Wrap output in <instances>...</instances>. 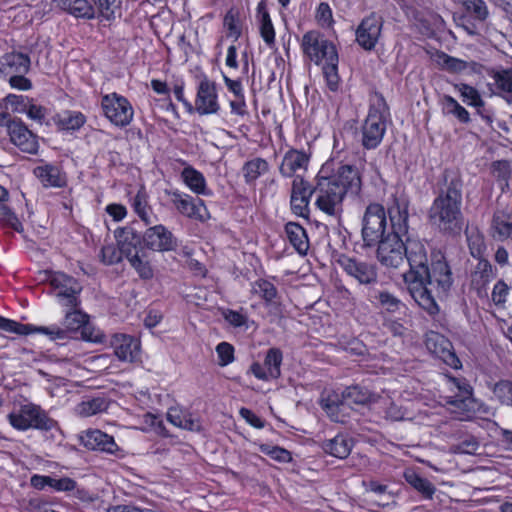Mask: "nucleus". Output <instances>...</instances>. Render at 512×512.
<instances>
[{
    "label": "nucleus",
    "mask_w": 512,
    "mask_h": 512,
    "mask_svg": "<svg viewBox=\"0 0 512 512\" xmlns=\"http://www.w3.org/2000/svg\"><path fill=\"white\" fill-rule=\"evenodd\" d=\"M429 245L419 239H406L405 254L410 269L403 274L404 282L411 297L430 315L438 313L435 301L445 295L452 286V272L440 250H431Z\"/></svg>",
    "instance_id": "f257e3e1"
},
{
    "label": "nucleus",
    "mask_w": 512,
    "mask_h": 512,
    "mask_svg": "<svg viewBox=\"0 0 512 512\" xmlns=\"http://www.w3.org/2000/svg\"><path fill=\"white\" fill-rule=\"evenodd\" d=\"M408 207V197L398 192L392 195L387 205L392 232L377 243V259L387 268L397 269L404 264L405 243L402 236L408 231Z\"/></svg>",
    "instance_id": "f03ea898"
},
{
    "label": "nucleus",
    "mask_w": 512,
    "mask_h": 512,
    "mask_svg": "<svg viewBox=\"0 0 512 512\" xmlns=\"http://www.w3.org/2000/svg\"><path fill=\"white\" fill-rule=\"evenodd\" d=\"M446 182L429 209V220L440 231L452 233L461 229L462 181L446 177Z\"/></svg>",
    "instance_id": "7ed1b4c3"
},
{
    "label": "nucleus",
    "mask_w": 512,
    "mask_h": 512,
    "mask_svg": "<svg viewBox=\"0 0 512 512\" xmlns=\"http://www.w3.org/2000/svg\"><path fill=\"white\" fill-rule=\"evenodd\" d=\"M71 311L66 312L63 328L56 325L49 327L45 326H32V333L39 332L47 335L51 340L65 339L70 333L80 331L83 339L92 342H102L104 335L94 329L88 323V316L80 311L79 307L70 308Z\"/></svg>",
    "instance_id": "20e7f679"
},
{
    "label": "nucleus",
    "mask_w": 512,
    "mask_h": 512,
    "mask_svg": "<svg viewBox=\"0 0 512 512\" xmlns=\"http://www.w3.org/2000/svg\"><path fill=\"white\" fill-rule=\"evenodd\" d=\"M387 105L382 96H376L361 127V144L365 149L377 148L386 131Z\"/></svg>",
    "instance_id": "39448f33"
},
{
    "label": "nucleus",
    "mask_w": 512,
    "mask_h": 512,
    "mask_svg": "<svg viewBox=\"0 0 512 512\" xmlns=\"http://www.w3.org/2000/svg\"><path fill=\"white\" fill-rule=\"evenodd\" d=\"M330 165L324 164L317 176V184L314 187L316 194V206L330 216H339L342 213L344 194L338 189L337 184L327 179Z\"/></svg>",
    "instance_id": "423d86ee"
},
{
    "label": "nucleus",
    "mask_w": 512,
    "mask_h": 512,
    "mask_svg": "<svg viewBox=\"0 0 512 512\" xmlns=\"http://www.w3.org/2000/svg\"><path fill=\"white\" fill-rule=\"evenodd\" d=\"M7 418L9 424L19 431L29 429L49 431L57 426V422L50 418L39 405L34 403L21 405L17 411L11 412Z\"/></svg>",
    "instance_id": "0eeeda50"
},
{
    "label": "nucleus",
    "mask_w": 512,
    "mask_h": 512,
    "mask_svg": "<svg viewBox=\"0 0 512 512\" xmlns=\"http://www.w3.org/2000/svg\"><path fill=\"white\" fill-rule=\"evenodd\" d=\"M448 384L452 394L445 396L444 399L449 409L460 420L470 419L476 407L472 387L463 378L449 377Z\"/></svg>",
    "instance_id": "6e6552de"
},
{
    "label": "nucleus",
    "mask_w": 512,
    "mask_h": 512,
    "mask_svg": "<svg viewBox=\"0 0 512 512\" xmlns=\"http://www.w3.org/2000/svg\"><path fill=\"white\" fill-rule=\"evenodd\" d=\"M386 210L379 203H370L362 217L361 236L366 247H373L386 237Z\"/></svg>",
    "instance_id": "1a4fd4ad"
},
{
    "label": "nucleus",
    "mask_w": 512,
    "mask_h": 512,
    "mask_svg": "<svg viewBox=\"0 0 512 512\" xmlns=\"http://www.w3.org/2000/svg\"><path fill=\"white\" fill-rule=\"evenodd\" d=\"M301 47L305 56L317 65L336 61L338 57L335 45L315 30L303 35Z\"/></svg>",
    "instance_id": "9d476101"
},
{
    "label": "nucleus",
    "mask_w": 512,
    "mask_h": 512,
    "mask_svg": "<svg viewBox=\"0 0 512 512\" xmlns=\"http://www.w3.org/2000/svg\"><path fill=\"white\" fill-rule=\"evenodd\" d=\"M47 280L52 288V294L62 306L68 308L80 306L79 295L82 286L75 278L61 272H54L48 275Z\"/></svg>",
    "instance_id": "9b49d317"
},
{
    "label": "nucleus",
    "mask_w": 512,
    "mask_h": 512,
    "mask_svg": "<svg viewBox=\"0 0 512 512\" xmlns=\"http://www.w3.org/2000/svg\"><path fill=\"white\" fill-rule=\"evenodd\" d=\"M101 106L104 115L118 127L129 125L133 119L134 110L130 102L117 93L104 95Z\"/></svg>",
    "instance_id": "f8f14e48"
},
{
    "label": "nucleus",
    "mask_w": 512,
    "mask_h": 512,
    "mask_svg": "<svg viewBox=\"0 0 512 512\" xmlns=\"http://www.w3.org/2000/svg\"><path fill=\"white\" fill-rule=\"evenodd\" d=\"M330 167L332 164L328 163ZM330 171L332 169L330 168ZM327 179L337 184L338 189L346 195H359L362 189V178L359 170L352 165L339 164L336 170L331 174L327 172Z\"/></svg>",
    "instance_id": "ddd939ff"
},
{
    "label": "nucleus",
    "mask_w": 512,
    "mask_h": 512,
    "mask_svg": "<svg viewBox=\"0 0 512 512\" xmlns=\"http://www.w3.org/2000/svg\"><path fill=\"white\" fill-rule=\"evenodd\" d=\"M339 266L359 284H375L378 278L377 266L373 263L362 261L346 255H341L337 260Z\"/></svg>",
    "instance_id": "4468645a"
},
{
    "label": "nucleus",
    "mask_w": 512,
    "mask_h": 512,
    "mask_svg": "<svg viewBox=\"0 0 512 512\" xmlns=\"http://www.w3.org/2000/svg\"><path fill=\"white\" fill-rule=\"evenodd\" d=\"M170 195L172 203L181 214L201 222L210 218V214L201 199H194L177 191L171 192Z\"/></svg>",
    "instance_id": "2eb2a0df"
},
{
    "label": "nucleus",
    "mask_w": 512,
    "mask_h": 512,
    "mask_svg": "<svg viewBox=\"0 0 512 512\" xmlns=\"http://www.w3.org/2000/svg\"><path fill=\"white\" fill-rule=\"evenodd\" d=\"M142 239L145 247L153 251H172L177 246L173 234L161 224L148 228L144 232Z\"/></svg>",
    "instance_id": "dca6fc26"
},
{
    "label": "nucleus",
    "mask_w": 512,
    "mask_h": 512,
    "mask_svg": "<svg viewBox=\"0 0 512 512\" xmlns=\"http://www.w3.org/2000/svg\"><path fill=\"white\" fill-rule=\"evenodd\" d=\"M382 18L371 14L364 18L356 30V41L365 50H372L381 35Z\"/></svg>",
    "instance_id": "f3484780"
},
{
    "label": "nucleus",
    "mask_w": 512,
    "mask_h": 512,
    "mask_svg": "<svg viewBox=\"0 0 512 512\" xmlns=\"http://www.w3.org/2000/svg\"><path fill=\"white\" fill-rule=\"evenodd\" d=\"M219 108L216 84L204 78L198 86L195 109L200 115H207L217 113Z\"/></svg>",
    "instance_id": "a211bd4d"
},
{
    "label": "nucleus",
    "mask_w": 512,
    "mask_h": 512,
    "mask_svg": "<svg viewBox=\"0 0 512 512\" xmlns=\"http://www.w3.org/2000/svg\"><path fill=\"white\" fill-rule=\"evenodd\" d=\"M7 131L11 142L21 151L29 154H35L38 151L36 136L21 120L14 119V122L8 125Z\"/></svg>",
    "instance_id": "6ab92c4d"
},
{
    "label": "nucleus",
    "mask_w": 512,
    "mask_h": 512,
    "mask_svg": "<svg viewBox=\"0 0 512 512\" xmlns=\"http://www.w3.org/2000/svg\"><path fill=\"white\" fill-rule=\"evenodd\" d=\"M314 193V189L301 176L294 177L292 181L290 203L293 212L298 216L308 214L309 201Z\"/></svg>",
    "instance_id": "aec40b11"
},
{
    "label": "nucleus",
    "mask_w": 512,
    "mask_h": 512,
    "mask_svg": "<svg viewBox=\"0 0 512 512\" xmlns=\"http://www.w3.org/2000/svg\"><path fill=\"white\" fill-rule=\"evenodd\" d=\"M114 353L120 361L134 362L140 356V342L127 334H115L111 340Z\"/></svg>",
    "instance_id": "412c9836"
},
{
    "label": "nucleus",
    "mask_w": 512,
    "mask_h": 512,
    "mask_svg": "<svg viewBox=\"0 0 512 512\" xmlns=\"http://www.w3.org/2000/svg\"><path fill=\"white\" fill-rule=\"evenodd\" d=\"M425 345L435 356L443 359V361L454 368L458 367L460 361L451 352V343L444 336L437 332H429L426 334Z\"/></svg>",
    "instance_id": "4be33fe9"
},
{
    "label": "nucleus",
    "mask_w": 512,
    "mask_h": 512,
    "mask_svg": "<svg viewBox=\"0 0 512 512\" xmlns=\"http://www.w3.org/2000/svg\"><path fill=\"white\" fill-rule=\"evenodd\" d=\"M81 443L89 450L115 454L119 447L114 438L100 430H88L80 435Z\"/></svg>",
    "instance_id": "5701e85b"
},
{
    "label": "nucleus",
    "mask_w": 512,
    "mask_h": 512,
    "mask_svg": "<svg viewBox=\"0 0 512 512\" xmlns=\"http://www.w3.org/2000/svg\"><path fill=\"white\" fill-rule=\"evenodd\" d=\"M309 155L302 150L289 149L283 156L279 172L284 177L300 176V172L307 170Z\"/></svg>",
    "instance_id": "b1692460"
},
{
    "label": "nucleus",
    "mask_w": 512,
    "mask_h": 512,
    "mask_svg": "<svg viewBox=\"0 0 512 512\" xmlns=\"http://www.w3.org/2000/svg\"><path fill=\"white\" fill-rule=\"evenodd\" d=\"M321 407L334 422L344 423L350 416L351 407L342 395L339 396L336 393H328L321 400Z\"/></svg>",
    "instance_id": "393cba45"
},
{
    "label": "nucleus",
    "mask_w": 512,
    "mask_h": 512,
    "mask_svg": "<svg viewBox=\"0 0 512 512\" xmlns=\"http://www.w3.org/2000/svg\"><path fill=\"white\" fill-rule=\"evenodd\" d=\"M30 58L21 52H10L0 57V74H26L30 69Z\"/></svg>",
    "instance_id": "a878e982"
},
{
    "label": "nucleus",
    "mask_w": 512,
    "mask_h": 512,
    "mask_svg": "<svg viewBox=\"0 0 512 512\" xmlns=\"http://www.w3.org/2000/svg\"><path fill=\"white\" fill-rule=\"evenodd\" d=\"M491 236L499 241L512 239V213L506 210H497L491 222Z\"/></svg>",
    "instance_id": "bb28decb"
},
{
    "label": "nucleus",
    "mask_w": 512,
    "mask_h": 512,
    "mask_svg": "<svg viewBox=\"0 0 512 512\" xmlns=\"http://www.w3.org/2000/svg\"><path fill=\"white\" fill-rule=\"evenodd\" d=\"M495 278L491 263L486 259H479L474 271L471 274V285L478 294L486 293L488 284Z\"/></svg>",
    "instance_id": "cd10ccee"
},
{
    "label": "nucleus",
    "mask_w": 512,
    "mask_h": 512,
    "mask_svg": "<svg viewBox=\"0 0 512 512\" xmlns=\"http://www.w3.org/2000/svg\"><path fill=\"white\" fill-rule=\"evenodd\" d=\"M167 420L176 427L190 431H200V419L187 410L171 407L167 412Z\"/></svg>",
    "instance_id": "c85d7f7f"
},
{
    "label": "nucleus",
    "mask_w": 512,
    "mask_h": 512,
    "mask_svg": "<svg viewBox=\"0 0 512 512\" xmlns=\"http://www.w3.org/2000/svg\"><path fill=\"white\" fill-rule=\"evenodd\" d=\"M438 63L443 69L452 73H480L482 65L474 61H464L458 58L451 57L445 53L438 56Z\"/></svg>",
    "instance_id": "c756f323"
},
{
    "label": "nucleus",
    "mask_w": 512,
    "mask_h": 512,
    "mask_svg": "<svg viewBox=\"0 0 512 512\" xmlns=\"http://www.w3.org/2000/svg\"><path fill=\"white\" fill-rule=\"evenodd\" d=\"M64 11L76 18L93 19L94 7L87 0H54Z\"/></svg>",
    "instance_id": "7c9ffc66"
},
{
    "label": "nucleus",
    "mask_w": 512,
    "mask_h": 512,
    "mask_svg": "<svg viewBox=\"0 0 512 512\" xmlns=\"http://www.w3.org/2000/svg\"><path fill=\"white\" fill-rule=\"evenodd\" d=\"M116 238L118 247L128 258L137 252V247L140 244L141 238L132 227H124L116 231Z\"/></svg>",
    "instance_id": "2f4dec72"
},
{
    "label": "nucleus",
    "mask_w": 512,
    "mask_h": 512,
    "mask_svg": "<svg viewBox=\"0 0 512 512\" xmlns=\"http://www.w3.org/2000/svg\"><path fill=\"white\" fill-rule=\"evenodd\" d=\"M342 396L349 406L352 403L359 405L378 403L381 399L380 395L371 393L366 388L357 385L346 388L343 391Z\"/></svg>",
    "instance_id": "473e14b6"
},
{
    "label": "nucleus",
    "mask_w": 512,
    "mask_h": 512,
    "mask_svg": "<svg viewBox=\"0 0 512 512\" xmlns=\"http://www.w3.org/2000/svg\"><path fill=\"white\" fill-rule=\"evenodd\" d=\"M352 446V440L342 434L326 440L322 444V448L326 453L340 459H344L350 454Z\"/></svg>",
    "instance_id": "72a5a7b5"
},
{
    "label": "nucleus",
    "mask_w": 512,
    "mask_h": 512,
    "mask_svg": "<svg viewBox=\"0 0 512 512\" xmlns=\"http://www.w3.org/2000/svg\"><path fill=\"white\" fill-rule=\"evenodd\" d=\"M34 175L45 187H62L65 185V178L60 170L53 165L38 166L34 169Z\"/></svg>",
    "instance_id": "f704fd0d"
},
{
    "label": "nucleus",
    "mask_w": 512,
    "mask_h": 512,
    "mask_svg": "<svg viewBox=\"0 0 512 512\" xmlns=\"http://www.w3.org/2000/svg\"><path fill=\"white\" fill-rule=\"evenodd\" d=\"M257 17L261 37L269 47H272L275 43V30L266 9V4L263 1L259 2L257 6Z\"/></svg>",
    "instance_id": "c9c22d12"
},
{
    "label": "nucleus",
    "mask_w": 512,
    "mask_h": 512,
    "mask_svg": "<svg viewBox=\"0 0 512 512\" xmlns=\"http://www.w3.org/2000/svg\"><path fill=\"white\" fill-rule=\"evenodd\" d=\"M285 231L293 247L300 254H305L309 248V243L304 228L297 223L289 222L285 226Z\"/></svg>",
    "instance_id": "e433bc0d"
},
{
    "label": "nucleus",
    "mask_w": 512,
    "mask_h": 512,
    "mask_svg": "<svg viewBox=\"0 0 512 512\" xmlns=\"http://www.w3.org/2000/svg\"><path fill=\"white\" fill-rule=\"evenodd\" d=\"M268 162L260 157L253 158L247 161L242 168V173L246 183H254L260 176L266 174L269 171Z\"/></svg>",
    "instance_id": "4c0bfd02"
},
{
    "label": "nucleus",
    "mask_w": 512,
    "mask_h": 512,
    "mask_svg": "<svg viewBox=\"0 0 512 512\" xmlns=\"http://www.w3.org/2000/svg\"><path fill=\"white\" fill-rule=\"evenodd\" d=\"M184 183L196 194H209L206 180L202 173L192 167H186L181 173Z\"/></svg>",
    "instance_id": "58836bf2"
},
{
    "label": "nucleus",
    "mask_w": 512,
    "mask_h": 512,
    "mask_svg": "<svg viewBox=\"0 0 512 512\" xmlns=\"http://www.w3.org/2000/svg\"><path fill=\"white\" fill-rule=\"evenodd\" d=\"M108 404L104 398L97 397L84 400L75 407V413L80 417H90L107 409Z\"/></svg>",
    "instance_id": "ea45409f"
},
{
    "label": "nucleus",
    "mask_w": 512,
    "mask_h": 512,
    "mask_svg": "<svg viewBox=\"0 0 512 512\" xmlns=\"http://www.w3.org/2000/svg\"><path fill=\"white\" fill-rule=\"evenodd\" d=\"M440 103L444 114L453 115L460 122L466 123L469 121L468 111L462 107L453 97L444 95L441 97Z\"/></svg>",
    "instance_id": "a19ab883"
},
{
    "label": "nucleus",
    "mask_w": 512,
    "mask_h": 512,
    "mask_svg": "<svg viewBox=\"0 0 512 512\" xmlns=\"http://www.w3.org/2000/svg\"><path fill=\"white\" fill-rule=\"evenodd\" d=\"M282 352L278 348H270L265 356L263 366L265 367L267 374L272 379H276L280 376V366L282 363Z\"/></svg>",
    "instance_id": "79ce46f5"
},
{
    "label": "nucleus",
    "mask_w": 512,
    "mask_h": 512,
    "mask_svg": "<svg viewBox=\"0 0 512 512\" xmlns=\"http://www.w3.org/2000/svg\"><path fill=\"white\" fill-rule=\"evenodd\" d=\"M133 208L137 215L145 222L146 225L152 224L153 214L148 207L147 197L143 191H139L133 199Z\"/></svg>",
    "instance_id": "37998d69"
},
{
    "label": "nucleus",
    "mask_w": 512,
    "mask_h": 512,
    "mask_svg": "<svg viewBox=\"0 0 512 512\" xmlns=\"http://www.w3.org/2000/svg\"><path fill=\"white\" fill-rule=\"evenodd\" d=\"M493 85L499 93L512 94V69L496 71L492 75Z\"/></svg>",
    "instance_id": "c03bdc74"
},
{
    "label": "nucleus",
    "mask_w": 512,
    "mask_h": 512,
    "mask_svg": "<svg viewBox=\"0 0 512 512\" xmlns=\"http://www.w3.org/2000/svg\"><path fill=\"white\" fill-rule=\"evenodd\" d=\"M492 392L502 405L512 407V381L500 380L494 384Z\"/></svg>",
    "instance_id": "a18cd8bd"
},
{
    "label": "nucleus",
    "mask_w": 512,
    "mask_h": 512,
    "mask_svg": "<svg viewBox=\"0 0 512 512\" xmlns=\"http://www.w3.org/2000/svg\"><path fill=\"white\" fill-rule=\"evenodd\" d=\"M407 482L413 486L416 490L421 492L425 497L431 498L435 492V487L433 484L425 479L420 477L418 474L411 472L405 475Z\"/></svg>",
    "instance_id": "49530a36"
},
{
    "label": "nucleus",
    "mask_w": 512,
    "mask_h": 512,
    "mask_svg": "<svg viewBox=\"0 0 512 512\" xmlns=\"http://www.w3.org/2000/svg\"><path fill=\"white\" fill-rule=\"evenodd\" d=\"M85 123V116L80 112H64L59 117V124L66 130H77Z\"/></svg>",
    "instance_id": "de8ad7c7"
},
{
    "label": "nucleus",
    "mask_w": 512,
    "mask_h": 512,
    "mask_svg": "<svg viewBox=\"0 0 512 512\" xmlns=\"http://www.w3.org/2000/svg\"><path fill=\"white\" fill-rule=\"evenodd\" d=\"M380 307L388 312H396L402 306L401 301L388 291H379L374 295Z\"/></svg>",
    "instance_id": "09e8293b"
},
{
    "label": "nucleus",
    "mask_w": 512,
    "mask_h": 512,
    "mask_svg": "<svg viewBox=\"0 0 512 512\" xmlns=\"http://www.w3.org/2000/svg\"><path fill=\"white\" fill-rule=\"evenodd\" d=\"M321 65L327 86L331 91H336L339 86L338 59L336 61H328Z\"/></svg>",
    "instance_id": "8fccbe9b"
},
{
    "label": "nucleus",
    "mask_w": 512,
    "mask_h": 512,
    "mask_svg": "<svg viewBox=\"0 0 512 512\" xmlns=\"http://www.w3.org/2000/svg\"><path fill=\"white\" fill-rule=\"evenodd\" d=\"M131 266L137 271L142 279H151L153 277V269L148 261L143 260L138 252L127 258Z\"/></svg>",
    "instance_id": "3c124183"
},
{
    "label": "nucleus",
    "mask_w": 512,
    "mask_h": 512,
    "mask_svg": "<svg viewBox=\"0 0 512 512\" xmlns=\"http://www.w3.org/2000/svg\"><path fill=\"white\" fill-rule=\"evenodd\" d=\"M254 293L261 296L267 303H272L277 297L276 287L269 281L259 280L253 286Z\"/></svg>",
    "instance_id": "603ef678"
},
{
    "label": "nucleus",
    "mask_w": 512,
    "mask_h": 512,
    "mask_svg": "<svg viewBox=\"0 0 512 512\" xmlns=\"http://www.w3.org/2000/svg\"><path fill=\"white\" fill-rule=\"evenodd\" d=\"M0 223L17 232L23 231V226L17 216L4 204H0Z\"/></svg>",
    "instance_id": "864d4df0"
},
{
    "label": "nucleus",
    "mask_w": 512,
    "mask_h": 512,
    "mask_svg": "<svg viewBox=\"0 0 512 512\" xmlns=\"http://www.w3.org/2000/svg\"><path fill=\"white\" fill-rule=\"evenodd\" d=\"M0 329L19 335H28L32 333V325L21 324L3 317H0Z\"/></svg>",
    "instance_id": "5fc2aeb1"
},
{
    "label": "nucleus",
    "mask_w": 512,
    "mask_h": 512,
    "mask_svg": "<svg viewBox=\"0 0 512 512\" xmlns=\"http://www.w3.org/2000/svg\"><path fill=\"white\" fill-rule=\"evenodd\" d=\"M456 88L463 97V101L472 106H481L482 100L478 91L467 84L456 85Z\"/></svg>",
    "instance_id": "6e6d98bb"
},
{
    "label": "nucleus",
    "mask_w": 512,
    "mask_h": 512,
    "mask_svg": "<svg viewBox=\"0 0 512 512\" xmlns=\"http://www.w3.org/2000/svg\"><path fill=\"white\" fill-rule=\"evenodd\" d=\"M260 451L272 459L279 462H289L291 460V454L284 448L278 446H271L269 444H261Z\"/></svg>",
    "instance_id": "4d7b16f0"
},
{
    "label": "nucleus",
    "mask_w": 512,
    "mask_h": 512,
    "mask_svg": "<svg viewBox=\"0 0 512 512\" xmlns=\"http://www.w3.org/2000/svg\"><path fill=\"white\" fill-rule=\"evenodd\" d=\"M101 260L106 265H113L121 261L124 253L114 245H107L101 249Z\"/></svg>",
    "instance_id": "13d9d810"
},
{
    "label": "nucleus",
    "mask_w": 512,
    "mask_h": 512,
    "mask_svg": "<svg viewBox=\"0 0 512 512\" xmlns=\"http://www.w3.org/2000/svg\"><path fill=\"white\" fill-rule=\"evenodd\" d=\"M31 99L23 95L8 94L4 99V103L12 107L13 112L25 113L27 105Z\"/></svg>",
    "instance_id": "bf43d9fd"
},
{
    "label": "nucleus",
    "mask_w": 512,
    "mask_h": 512,
    "mask_svg": "<svg viewBox=\"0 0 512 512\" xmlns=\"http://www.w3.org/2000/svg\"><path fill=\"white\" fill-rule=\"evenodd\" d=\"M218 363L220 366H226L234 360V348L227 342H221L216 347Z\"/></svg>",
    "instance_id": "052dcab7"
},
{
    "label": "nucleus",
    "mask_w": 512,
    "mask_h": 512,
    "mask_svg": "<svg viewBox=\"0 0 512 512\" xmlns=\"http://www.w3.org/2000/svg\"><path fill=\"white\" fill-rule=\"evenodd\" d=\"M464 6L468 12L473 13L479 20L486 19L488 15L486 4L483 0H464Z\"/></svg>",
    "instance_id": "680f3d73"
},
{
    "label": "nucleus",
    "mask_w": 512,
    "mask_h": 512,
    "mask_svg": "<svg viewBox=\"0 0 512 512\" xmlns=\"http://www.w3.org/2000/svg\"><path fill=\"white\" fill-rule=\"evenodd\" d=\"M509 294V286L503 281L499 280L493 287L491 299L497 306L504 305Z\"/></svg>",
    "instance_id": "e2e57ef3"
},
{
    "label": "nucleus",
    "mask_w": 512,
    "mask_h": 512,
    "mask_svg": "<svg viewBox=\"0 0 512 512\" xmlns=\"http://www.w3.org/2000/svg\"><path fill=\"white\" fill-rule=\"evenodd\" d=\"M380 401H382L383 404L387 406L385 409V415L387 419L392 421H400L404 419V411L401 407L394 404L389 398L381 397Z\"/></svg>",
    "instance_id": "0e129e2a"
},
{
    "label": "nucleus",
    "mask_w": 512,
    "mask_h": 512,
    "mask_svg": "<svg viewBox=\"0 0 512 512\" xmlns=\"http://www.w3.org/2000/svg\"><path fill=\"white\" fill-rule=\"evenodd\" d=\"M316 19L321 26H330L332 22V11L327 3L319 4L316 12Z\"/></svg>",
    "instance_id": "69168bd1"
},
{
    "label": "nucleus",
    "mask_w": 512,
    "mask_h": 512,
    "mask_svg": "<svg viewBox=\"0 0 512 512\" xmlns=\"http://www.w3.org/2000/svg\"><path fill=\"white\" fill-rule=\"evenodd\" d=\"M492 173L498 179L507 180L511 173L510 163L504 160L493 162Z\"/></svg>",
    "instance_id": "338daca9"
},
{
    "label": "nucleus",
    "mask_w": 512,
    "mask_h": 512,
    "mask_svg": "<svg viewBox=\"0 0 512 512\" xmlns=\"http://www.w3.org/2000/svg\"><path fill=\"white\" fill-rule=\"evenodd\" d=\"M224 26L228 30V35L237 39L240 34V26L236 16L232 12H228L224 18Z\"/></svg>",
    "instance_id": "774afa93"
}]
</instances>
